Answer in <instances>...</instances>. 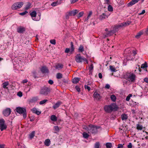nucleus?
Wrapping results in <instances>:
<instances>
[{
  "label": "nucleus",
  "mask_w": 148,
  "mask_h": 148,
  "mask_svg": "<svg viewBox=\"0 0 148 148\" xmlns=\"http://www.w3.org/2000/svg\"><path fill=\"white\" fill-rule=\"evenodd\" d=\"M84 51V48L82 45H80L78 49V51L79 52H82Z\"/></svg>",
  "instance_id": "c85d7f7f"
},
{
  "label": "nucleus",
  "mask_w": 148,
  "mask_h": 148,
  "mask_svg": "<svg viewBox=\"0 0 148 148\" xmlns=\"http://www.w3.org/2000/svg\"><path fill=\"white\" fill-rule=\"evenodd\" d=\"M89 128H90V127H89V125H88V126H87L86 125H84L83 127V129H84L86 131L88 132L89 130Z\"/></svg>",
  "instance_id": "c03bdc74"
},
{
  "label": "nucleus",
  "mask_w": 148,
  "mask_h": 148,
  "mask_svg": "<svg viewBox=\"0 0 148 148\" xmlns=\"http://www.w3.org/2000/svg\"><path fill=\"white\" fill-rule=\"evenodd\" d=\"M51 91L50 88L45 86L42 87L40 89V94L44 96H47Z\"/></svg>",
  "instance_id": "f03ea898"
},
{
  "label": "nucleus",
  "mask_w": 148,
  "mask_h": 148,
  "mask_svg": "<svg viewBox=\"0 0 148 148\" xmlns=\"http://www.w3.org/2000/svg\"><path fill=\"white\" fill-rule=\"evenodd\" d=\"M50 42L52 44L55 45L56 44V41L55 39H53L50 40Z\"/></svg>",
  "instance_id": "603ef678"
},
{
  "label": "nucleus",
  "mask_w": 148,
  "mask_h": 148,
  "mask_svg": "<svg viewBox=\"0 0 148 148\" xmlns=\"http://www.w3.org/2000/svg\"><path fill=\"white\" fill-rule=\"evenodd\" d=\"M17 4V3H15L13 4L12 6V10H15L19 9V8H18V5Z\"/></svg>",
  "instance_id": "393cba45"
},
{
  "label": "nucleus",
  "mask_w": 148,
  "mask_h": 148,
  "mask_svg": "<svg viewBox=\"0 0 148 148\" xmlns=\"http://www.w3.org/2000/svg\"><path fill=\"white\" fill-rule=\"evenodd\" d=\"M70 49L69 48H66L65 50V53H68L70 52Z\"/></svg>",
  "instance_id": "bf43d9fd"
},
{
  "label": "nucleus",
  "mask_w": 148,
  "mask_h": 148,
  "mask_svg": "<svg viewBox=\"0 0 148 148\" xmlns=\"http://www.w3.org/2000/svg\"><path fill=\"white\" fill-rule=\"evenodd\" d=\"M84 14V12H79V14L77 15V17L78 18H79L82 17L83 14Z\"/></svg>",
  "instance_id": "37998d69"
},
{
  "label": "nucleus",
  "mask_w": 148,
  "mask_h": 148,
  "mask_svg": "<svg viewBox=\"0 0 148 148\" xmlns=\"http://www.w3.org/2000/svg\"><path fill=\"white\" fill-rule=\"evenodd\" d=\"M16 111L18 113L22 114L24 119H25L26 118L27 112L25 108L18 107L16 108Z\"/></svg>",
  "instance_id": "20e7f679"
},
{
  "label": "nucleus",
  "mask_w": 148,
  "mask_h": 148,
  "mask_svg": "<svg viewBox=\"0 0 148 148\" xmlns=\"http://www.w3.org/2000/svg\"><path fill=\"white\" fill-rule=\"evenodd\" d=\"M120 77L121 78L127 80L129 82H134L136 80V76L135 75H122V76H120Z\"/></svg>",
  "instance_id": "f257e3e1"
},
{
  "label": "nucleus",
  "mask_w": 148,
  "mask_h": 148,
  "mask_svg": "<svg viewBox=\"0 0 148 148\" xmlns=\"http://www.w3.org/2000/svg\"><path fill=\"white\" fill-rule=\"evenodd\" d=\"M108 10L109 12H112L113 10L112 7L110 5H108Z\"/></svg>",
  "instance_id": "ea45409f"
},
{
  "label": "nucleus",
  "mask_w": 148,
  "mask_h": 148,
  "mask_svg": "<svg viewBox=\"0 0 148 148\" xmlns=\"http://www.w3.org/2000/svg\"><path fill=\"white\" fill-rule=\"evenodd\" d=\"M11 110L10 108H7L3 111V114L5 116H8L11 112Z\"/></svg>",
  "instance_id": "9d476101"
},
{
  "label": "nucleus",
  "mask_w": 148,
  "mask_h": 148,
  "mask_svg": "<svg viewBox=\"0 0 148 148\" xmlns=\"http://www.w3.org/2000/svg\"><path fill=\"white\" fill-rule=\"evenodd\" d=\"M31 5L32 3L29 2H27V4L25 8V9L26 10H28L31 7Z\"/></svg>",
  "instance_id": "412c9836"
},
{
  "label": "nucleus",
  "mask_w": 148,
  "mask_h": 148,
  "mask_svg": "<svg viewBox=\"0 0 148 148\" xmlns=\"http://www.w3.org/2000/svg\"><path fill=\"white\" fill-rule=\"evenodd\" d=\"M17 95L19 97H21L23 95L22 93L21 92H18Z\"/></svg>",
  "instance_id": "680f3d73"
},
{
  "label": "nucleus",
  "mask_w": 148,
  "mask_h": 148,
  "mask_svg": "<svg viewBox=\"0 0 148 148\" xmlns=\"http://www.w3.org/2000/svg\"><path fill=\"white\" fill-rule=\"evenodd\" d=\"M107 148H111L112 147V144L111 143H107L106 144Z\"/></svg>",
  "instance_id": "58836bf2"
},
{
  "label": "nucleus",
  "mask_w": 148,
  "mask_h": 148,
  "mask_svg": "<svg viewBox=\"0 0 148 148\" xmlns=\"http://www.w3.org/2000/svg\"><path fill=\"white\" fill-rule=\"evenodd\" d=\"M106 17H107V18L108 17L106 14L105 13H103L99 15V18L100 20L102 21L105 19Z\"/></svg>",
  "instance_id": "a211bd4d"
},
{
  "label": "nucleus",
  "mask_w": 148,
  "mask_h": 148,
  "mask_svg": "<svg viewBox=\"0 0 148 148\" xmlns=\"http://www.w3.org/2000/svg\"><path fill=\"white\" fill-rule=\"evenodd\" d=\"M132 96V95L131 94H129L126 97V100L127 101H129L130 97Z\"/></svg>",
  "instance_id": "8fccbe9b"
},
{
  "label": "nucleus",
  "mask_w": 148,
  "mask_h": 148,
  "mask_svg": "<svg viewBox=\"0 0 148 148\" xmlns=\"http://www.w3.org/2000/svg\"><path fill=\"white\" fill-rule=\"evenodd\" d=\"M147 64L146 62H145L144 63L142 64L141 65L140 67L141 69H147Z\"/></svg>",
  "instance_id": "c756f323"
},
{
  "label": "nucleus",
  "mask_w": 148,
  "mask_h": 148,
  "mask_svg": "<svg viewBox=\"0 0 148 148\" xmlns=\"http://www.w3.org/2000/svg\"><path fill=\"white\" fill-rule=\"evenodd\" d=\"M50 119L52 121L54 122L56 121L57 120V118L54 115H52L51 116Z\"/></svg>",
  "instance_id": "a878e982"
},
{
  "label": "nucleus",
  "mask_w": 148,
  "mask_h": 148,
  "mask_svg": "<svg viewBox=\"0 0 148 148\" xmlns=\"http://www.w3.org/2000/svg\"><path fill=\"white\" fill-rule=\"evenodd\" d=\"M123 145L119 144L118 145L117 148H123Z\"/></svg>",
  "instance_id": "052dcab7"
},
{
  "label": "nucleus",
  "mask_w": 148,
  "mask_h": 148,
  "mask_svg": "<svg viewBox=\"0 0 148 148\" xmlns=\"http://www.w3.org/2000/svg\"><path fill=\"white\" fill-rule=\"evenodd\" d=\"M83 137L85 138H88L89 136V135L86 132H84L83 133Z\"/></svg>",
  "instance_id": "4c0bfd02"
},
{
  "label": "nucleus",
  "mask_w": 148,
  "mask_h": 148,
  "mask_svg": "<svg viewBox=\"0 0 148 148\" xmlns=\"http://www.w3.org/2000/svg\"><path fill=\"white\" fill-rule=\"evenodd\" d=\"M48 83L50 84H52L53 83V80L51 79L49 80L48 81Z\"/></svg>",
  "instance_id": "69168bd1"
},
{
  "label": "nucleus",
  "mask_w": 148,
  "mask_h": 148,
  "mask_svg": "<svg viewBox=\"0 0 148 148\" xmlns=\"http://www.w3.org/2000/svg\"><path fill=\"white\" fill-rule=\"evenodd\" d=\"M75 60L77 63H81L82 61L86 62L88 63L87 60L84 57H82L80 54H77L75 57Z\"/></svg>",
  "instance_id": "39448f33"
},
{
  "label": "nucleus",
  "mask_w": 148,
  "mask_h": 148,
  "mask_svg": "<svg viewBox=\"0 0 148 148\" xmlns=\"http://www.w3.org/2000/svg\"><path fill=\"white\" fill-rule=\"evenodd\" d=\"M131 23V21H128L116 25L117 26V27H118L119 29L122 27L129 25Z\"/></svg>",
  "instance_id": "1a4fd4ad"
},
{
  "label": "nucleus",
  "mask_w": 148,
  "mask_h": 148,
  "mask_svg": "<svg viewBox=\"0 0 148 148\" xmlns=\"http://www.w3.org/2000/svg\"><path fill=\"white\" fill-rule=\"evenodd\" d=\"M32 111L33 113H35L38 115H39L41 114V112L37 110L36 108H33L32 110Z\"/></svg>",
  "instance_id": "dca6fc26"
},
{
  "label": "nucleus",
  "mask_w": 148,
  "mask_h": 148,
  "mask_svg": "<svg viewBox=\"0 0 148 148\" xmlns=\"http://www.w3.org/2000/svg\"><path fill=\"white\" fill-rule=\"evenodd\" d=\"M143 32L141 31H140L136 35L135 37L137 38H140V36L142 35Z\"/></svg>",
  "instance_id": "e433bc0d"
},
{
  "label": "nucleus",
  "mask_w": 148,
  "mask_h": 148,
  "mask_svg": "<svg viewBox=\"0 0 148 148\" xmlns=\"http://www.w3.org/2000/svg\"><path fill=\"white\" fill-rule=\"evenodd\" d=\"M80 80V78L78 77H75L73 79L72 82L74 84H77L78 82Z\"/></svg>",
  "instance_id": "5701e85b"
},
{
  "label": "nucleus",
  "mask_w": 148,
  "mask_h": 148,
  "mask_svg": "<svg viewBox=\"0 0 148 148\" xmlns=\"http://www.w3.org/2000/svg\"><path fill=\"white\" fill-rule=\"evenodd\" d=\"M117 27V25H116L114 27L113 30H110L105 34V36L106 37L110 36L116 32H117L119 30V28Z\"/></svg>",
  "instance_id": "423d86ee"
},
{
  "label": "nucleus",
  "mask_w": 148,
  "mask_h": 148,
  "mask_svg": "<svg viewBox=\"0 0 148 148\" xmlns=\"http://www.w3.org/2000/svg\"><path fill=\"white\" fill-rule=\"evenodd\" d=\"M121 118L122 120H126L128 118V116L125 114H122L121 115Z\"/></svg>",
  "instance_id": "4be33fe9"
},
{
  "label": "nucleus",
  "mask_w": 148,
  "mask_h": 148,
  "mask_svg": "<svg viewBox=\"0 0 148 148\" xmlns=\"http://www.w3.org/2000/svg\"><path fill=\"white\" fill-rule=\"evenodd\" d=\"M26 28L21 26L18 27L17 29V32L19 34H23L25 31Z\"/></svg>",
  "instance_id": "9b49d317"
},
{
  "label": "nucleus",
  "mask_w": 148,
  "mask_h": 148,
  "mask_svg": "<svg viewBox=\"0 0 148 148\" xmlns=\"http://www.w3.org/2000/svg\"><path fill=\"white\" fill-rule=\"evenodd\" d=\"M55 130V131L58 132L59 130V127L58 126H56L54 127Z\"/></svg>",
  "instance_id": "6e6d98bb"
},
{
  "label": "nucleus",
  "mask_w": 148,
  "mask_h": 148,
  "mask_svg": "<svg viewBox=\"0 0 148 148\" xmlns=\"http://www.w3.org/2000/svg\"><path fill=\"white\" fill-rule=\"evenodd\" d=\"M84 87L86 89H87L88 91H90V87L89 86H88L86 85H85L84 86Z\"/></svg>",
  "instance_id": "4d7b16f0"
},
{
  "label": "nucleus",
  "mask_w": 148,
  "mask_h": 148,
  "mask_svg": "<svg viewBox=\"0 0 148 148\" xmlns=\"http://www.w3.org/2000/svg\"><path fill=\"white\" fill-rule=\"evenodd\" d=\"M143 127L142 125H140L138 124L136 125V129L138 130H141L143 129Z\"/></svg>",
  "instance_id": "f704fd0d"
},
{
  "label": "nucleus",
  "mask_w": 148,
  "mask_h": 148,
  "mask_svg": "<svg viewBox=\"0 0 148 148\" xmlns=\"http://www.w3.org/2000/svg\"><path fill=\"white\" fill-rule=\"evenodd\" d=\"M37 97H33L32 99V101H36L37 100Z\"/></svg>",
  "instance_id": "0e129e2a"
},
{
  "label": "nucleus",
  "mask_w": 148,
  "mask_h": 148,
  "mask_svg": "<svg viewBox=\"0 0 148 148\" xmlns=\"http://www.w3.org/2000/svg\"><path fill=\"white\" fill-rule=\"evenodd\" d=\"M35 131H32L31 132V133L29 134V138L30 139H32L34 138V136H35Z\"/></svg>",
  "instance_id": "cd10ccee"
},
{
  "label": "nucleus",
  "mask_w": 148,
  "mask_h": 148,
  "mask_svg": "<svg viewBox=\"0 0 148 148\" xmlns=\"http://www.w3.org/2000/svg\"><path fill=\"white\" fill-rule=\"evenodd\" d=\"M89 130L88 132V133L94 134H95L97 133V129L100 128V126H97L94 125L92 124L89 125Z\"/></svg>",
  "instance_id": "7ed1b4c3"
},
{
  "label": "nucleus",
  "mask_w": 148,
  "mask_h": 148,
  "mask_svg": "<svg viewBox=\"0 0 148 148\" xmlns=\"http://www.w3.org/2000/svg\"><path fill=\"white\" fill-rule=\"evenodd\" d=\"M114 108H118L117 106H116L114 107ZM104 110L105 111L106 113H110L113 110L114 108H113L112 105H106L104 107Z\"/></svg>",
  "instance_id": "0eeeda50"
},
{
  "label": "nucleus",
  "mask_w": 148,
  "mask_h": 148,
  "mask_svg": "<svg viewBox=\"0 0 148 148\" xmlns=\"http://www.w3.org/2000/svg\"><path fill=\"white\" fill-rule=\"evenodd\" d=\"M93 69V64H92L91 63L89 67V74H92V71Z\"/></svg>",
  "instance_id": "bb28decb"
},
{
  "label": "nucleus",
  "mask_w": 148,
  "mask_h": 148,
  "mask_svg": "<svg viewBox=\"0 0 148 148\" xmlns=\"http://www.w3.org/2000/svg\"><path fill=\"white\" fill-rule=\"evenodd\" d=\"M48 100L47 99H44L40 101L39 103L40 105H42L45 103Z\"/></svg>",
  "instance_id": "a18cd8bd"
},
{
  "label": "nucleus",
  "mask_w": 148,
  "mask_h": 148,
  "mask_svg": "<svg viewBox=\"0 0 148 148\" xmlns=\"http://www.w3.org/2000/svg\"><path fill=\"white\" fill-rule=\"evenodd\" d=\"M63 75H56V78L58 79H61L63 77Z\"/></svg>",
  "instance_id": "09e8293b"
},
{
  "label": "nucleus",
  "mask_w": 148,
  "mask_h": 148,
  "mask_svg": "<svg viewBox=\"0 0 148 148\" xmlns=\"http://www.w3.org/2000/svg\"><path fill=\"white\" fill-rule=\"evenodd\" d=\"M100 146V143L99 142H96L95 144V148H99Z\"/></svg>",
  "instance_id": "a19ab883"
},
{
  "label": "nucleus",
  "mask_w": 148,
  "mask_h": 148,
  "mask_svg": "<svg viewBox=\"0 0 148 148\" xmlns=\"http://www.w3.org/2000/svg\"><path fill=\"white\" fill-rule=\"evenodd\" d=\"M31 76V77H34L35 79L39 77V75H32Z\"/></svg>",
  "instance_id": "3c124183"
},
{
  "label": "nucleus",
  "mask_w": 148,
  "mask_h": 148,
  "mask_svg": "<svg viewBox=\"0 0 148 148\" xmlns=\"http://www.w3.org/2000/svg\"><path fill=\"white\" fill-rule=\"evenodd\" d=\"M132 145L131 143H129L128 145H127V147L128 148H132Z\"/></svg>",
  "instance_id": "13d9d810"
},
{
  "label": "nucleus",
  "mask_w": 148,
  "mask_h": 148,
  "mask_svg": "<svg viewBox=\"0 0 148 148\" xmlns=\"http://www.w3.org/2000/svg\"><path fill=\"white\" fill-rule=\"evenodd\" d=\"M16 3H17V4L18 5V8H21L23 4V3L22 2H16Z\"/></svg>",
  "instance_id": "79ce46f5"
},
{
  "label": "nucleus",
  "mask_w": 148,
  "mask_h": 148,
  "mask_svg": "<svg viewBox=\"0 0 148 148\" xmlns=\"http://www.w3.org/2000/svg\"><path fill=\"white\" fill-rule=\"evenodd\" d=\"M110 98L114 102L115 101L116 99V97L114 95H111Z\"/></svg>",
  "instance_id": "72a5a7b5"
},
{
  "label": "nucleus",
  "mask_w": 148,
  "mask_h": 148,
  "mask_svg": "<svg viewBox=\"0 0 148 148\" xmlns=\"http://www.w3.org/2000/svg\"><path fill=\"white\" fill-rule=\"evenodd\" d=\"M140 72H143V73H147V69H141L139 67L137 69Z\"/></svg>",
  "instance_id": "aec40b11"
},
{
  "label": "nucleus",
  "mask_w": 148,
  "mask_h": 148,
  "mask_svg": "<svg viewBox=\"0 0 148 148\" xmlns=\"http://www.w3.org/2000/svg\"><path fill=\"white\" fill-rule=\"evenodd\" d=\"M75 89L78 92H80V89L79 87L78 86H76L75 87Z\"/></svg>",
  "instance_id": "864d4df0"
},
{
  "label": "nucleus",
  "mask_w": 148,
  "mask_h": 148,
  "mask_svg": "<svg viewBox=\"0 0 148 148\" xmlns=\"http://www.w3.org/2000/svg\"><path fill=\"white\" fill-rule=\"evenodd\" d=\"M144 81L146 82V83L148 84V77H145L144 78Z\"/></svg>",
  "instance_id": "774afa93"
},
{
  "label": "nucleus",
  "mask_w": 148,
  "mask_h": 148,
  "mask_svg": "<svg viewBox=\"0 0 148 148\" xmlns=\"http://www.w3.org/2000/svg\"><path fill=\"white\" fill-rule=\"evenodd\" d=\"M9 84V83L7 82H5L2 84L3 87L4 88H8L6 86Z\"/></svg>",
  "instance_id": "473e14b6"
},
{
  "label": "nucleus",
  "mask_w": 148,
  "mask_h": 148,
  "mask_svg": "<svg viewBox=\"0 0 148 148\" xmlns=\"http://www.w3.org/2000/svg\"><path fill=\"white\" fill-rule=\"evenodd\" d=\"M78 1V0H70V2L71 3H73Z\"/></svg>",
  "instance_id": "338daca9"
},
{
  "label": "nucleus",
  "mask_w": 148,
  "mask_h": 148,
  "mask_svg": "<svg viewBox=\"0 0 148 148\" xmlns=\"http://www.w3.org/2000/svg\"><path fill=\"white\" fill-rule=\"evenodd\" d=\"M110 70L112 72H116L117 70L114 66L110 65L109 66Z\"/></svg>",
  "instance_id": "b1692460"
},
{
  "label": "nucleus",
  "mask_w": 148,
  "mask_h": 148,
  "mask_svg": "<svg viewBox=\"0 0 148 148\" xmlns=\"http://www.w3.org/2000/svg\"><path fill=\"white\" fill-rule=\"evenodd\" d=\"M37 15V13L36 11H32L30 13V15L31 16L32 19L34 21H36V19L35 18L36 17Z\"/></svg>",
  "instance_id": "4468645a"
},
{
  "label": "nucleus",
  "mask_w": 148,
  "mask_h": 148,
  "mask_svg": "<svg viewBox=\"0 0 148 148\" xmlns=\"http://www.w3.org/2000/svg\"><path fill=\"white\" fill-rule=\"evenodd\" d=\"M40 70L43 73H48L49 72L48 68L45 66H42Z\"/></svg>",
  "instance_id": "f8f14e48"
},
{
  "label": "nucleus",
  "mask_w": 148,
  "mask_h": 148,
  "mask_svg": "<svg viewBox=\"0 0 148 148\" xmlns=\"http://www.w3.org/2000/svg\"><path fill=\"white\" fill-rule=\"evenodd\" d=\"M110 86L108 84H106L105 86V88L106 89H109L110 88Z\"/></svg>",
  "instance_id": "e2e57ef3"
},
{
  "label": "nucleus",
  "mask_w": 148,
  "mask_h": 148,
  "mask_svg": "<svg viewBox=\"0 0 148 148\" xmlns=\"http://www.w3.org/2000/svg\"><path fill=\"white\" fill-rule=\"evenodd\" d=\"M61 103V102L58 101L53 106V108L54 109H56L59 107Z\"/></svg>",
  "instance_id": "6ab92c4d"
},
{
  "label": "nucleus",
  "mask_w": 148,
  "mask_h": 148,
  "mask_svg": "<svg viewBox=\"0 0 148 148\" xmlns=\"http://www.w3.org/2000/svg\"><path fill=\"white\" fill-rule=\"evenodd\" d=\"M59 4V3L58 2H54L51 3V5L53 6H55Z\"/></svg>",
  "instance_id": "49530a36"
},
{
  "label": "nucleus",
  "mask_w": 148,
  "mask_h": 148,
  "mask_svg": "<svg viewBox=\"0 0 148 148\" xmlns=\"http://www.w3.org/2000/svg\"><path fill=\"white\" fill-rule=\"evenodd\" d=\"M7 128V126L5 124V121L3 119H0V129L2 131Z\"/></svg>",
  "instance_id": "6e6552de"
},
{
  "label": "nucleus",
  "mask_w": 148,
  "mask_h": 148,
  "mask_svg": "<svg viewBox=\"0 0 148 148\" xmlns=\"http://www.w3.org/2000/svg\"><path fill=\"white\" fill-rule=\"evenodd\" d=\"M137 2V1H136V0H132L127 4V6L128 7L131 6L132 5Z\"/></svg>",
  "instance_id": "2eb2a0df"
},
{
  "label": "nucleus",
  "mask_w": 148,
  "mask_h": 148,
  "mask_svg": "<svg viewBox=\"0 0 148 148\" xmlns=\"http://www.w3.org/2000/svg\"><path fill=\"white\" fill-rule=\"evenodd\" d=\"M62 82L65 83H68V82L69 79L67 76L66 75L65 76H64L62 78Z\"/></svg>",
  "instance_id": "f3484780"
},
{
  "label": "nucleus",
  "mask_w": 148,
  "mask_h": 148,
  "mask_svg": "<svg viewBox=\"0 0 148 148\" xmlns=\"http://www.w3.org/2000/svg\"><path fill=\"white\" fill-rule=\"evenodd\" d=\"M63 66L62 64H58L56 66V69H60L63 67Z\"/></svg>",
  "instance_id": "2f4dec72"
},
{
  "label": "nucleus",
  "mask_w": 148,
  "mask_h": 148,
  "mask_svg": "<svg viewBox=\"0 0 148 148\" xmlns=\"http://www.w3.org/2000/svg\"><path fill=\"white\" fill-rule=\"evenodd\" d=\"M93 95L95 99L98 101H99L101 99V97L100 96V95L96 91L94 92Z\"/></svg>",
  "instance_id": "ddd939ff"
},
{
  "label": "nucleus",
  "mask_w": 148,
  "mask_h": 148,
  "mask_svg": "<svg viewBox=\"0 0 148 148\" xmlns=\"http://www.w3.org/2000/svg\"><path fill=\"white\" fill-rule=\"evenodd\" d=\"M71 51L72 52L74 51V45L73 42H71Z\"/></svg>",
  "instance_id": "c9c22d12"
},
{
  "label": "nucleus",
  "mask_w": 148,
  "mask_h": 148,
  "mask_svg": "<svg viewBox=\"0 0 148 148\" xmlns=\"http://www.w3.org/2000/svg\"><path fill=\"white\" fill-rule=\"evenodd\" d=\"M72 11L73 13V16H74L75 15L77 14L79 11L77 10H73Z\"/></svg>",
  "instance_id": "de8ad7c7"
},
{
  "label": "nucleus",
  "mask_w": 148,
  "mask_h": 148,
  "mask_svg": "<svg viewBox=\"0 0 148 148\" xmlns=\"http://www.w3.org/2000/svg\"><path fill=\"white\" fill-rule=\"evenodd\" d=\"M45 144L47 146H49L50 144V141L49 139L46 140L45 142Z\"/></svg>",
  "instance_id": "7c9ffc66"
},
{
  "label": "nucleus",
  "mask_w": 148,
  "mask_h": 148,
  "mask_svg": "<svg viewBox=\"0 0 148 148\" xmlns=\"http://www.w3.org/2000/svg\"><path fill=\"white\" fill-rule=\"evenodd\" d=\"M28 12L27 11H25L24 12H21L19 13V14L21 15H24L28 13Z\"/></svg>",
  "instance_id": "5fc2aeb1"
}]
</instances>
